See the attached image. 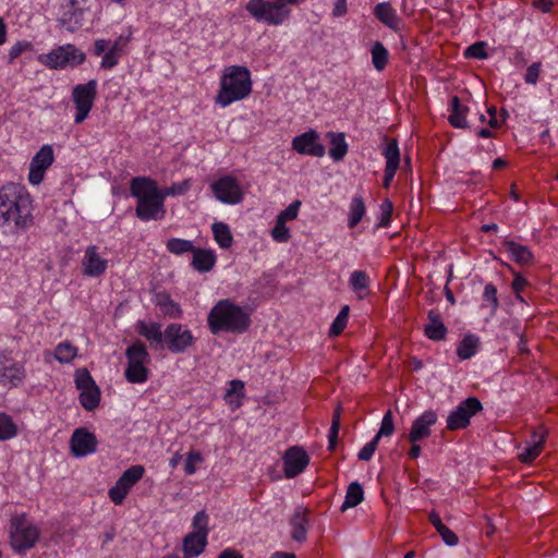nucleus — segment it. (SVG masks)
Masks as SVG:
<instances>
[{
	"label": "nucleus",
	"mask_w": 558,
	"mask_h": 558,
	"mask_svg": "<svg viewBox=\"0 0 558 558\" xmlns=\"http://www.w3.org/2000/svg\"><path fill=\"white\" fill-rule=\"evenodd\" d=\"M437 422L436 412L428 410L425 411L422 415L415 418L412 423L411 430L408 435V439L410 442H417L425 438H428L432 434L430 426L435 425Z\"/></svg>",
	"instance_id": "nucleus-20"
},
{
	"label": "nucleus",
	"mask_w": 558,
	"mask_h": 558,
	"mask_svg": "<svg viewBox=\"0 0 558 558\" xmlns=\"http://www.w3.org/2000/svg\"><path fill=\"white\" fill-rule=\"evenodd\" d=\"M145 469L140 464L132 465L125 470L116 482V485L112 486L108 492L112 502L116 505H121L131 488L143 477Z\"/></svg>",
	"instance_id": "nucleus-10"
},
{
	"label": "nucleus",
	"mask_w": 558,
	"mask_h": 558,
	"mask_svg": "<svg viewBox=\"0 0 558 558\" xmlns=\"http://www.w3.org/2000/svg\"><path fill=\"white\" fill-rule=\"evenodd\" d=\"M97 96V81L90 80L86 84H78L72 90V100L75 105V123H82L93 108Z\"/></svg>",
	"instance_id": "nucleus-7"
},
{
	"label": "nucleus",
	"mask_w": 558,
	"mask_h": 558,
	"mask_svg": "<svg viewBox=\"0 0 558 558\" xmlns=\"http://www.w3.org/2000/svg\"><path fill=\"white\" fill-rule=\"evenodd\" d=\"M208 521H209V518L205 511L197 512L193 518L192 525L194 527V532H192V533L203 535V536H205V538H207V535L209 532Z\"/></svg>",
	"instance_id": "nucleus-45"
},
{
	"label": "nucleus",
	"mask_w": 558,
	"mask_h": 558,
	"mask_svg": "<svg viewBox=\"0 0 558 558\" xmlns=\"http://www.w3.org/2000/svg\"><path fill=\"white\" fill-rule=\"evenodd\" d=\"M483 298L485 301L492 303L494 310L498 307L497 289L494 284H486Z\"/></svg>",
	"instance_id": "nucleus-60"
},
{
	"label": "nucleus",
	"mask_w": 558,
	"mask_h": 558,
	"mask_svg": "<svg viewBox=\"0 0 558 558\" xmlns=\"http://www.w3.org/2000/svg\"><path fill=\"white\" fill-rule=\"evenodd\" d=\"M372 63L377 71H383L387 63L389 52L380 41H375L372 47Z\"/></svg>",
	"instance_id": "nucleus-39"
},
{
	"label": "nucleus",
	"mask_w": 558,
	"mask_h": 558,
	"mask_svg": "<svg viewBox=\"0 0 558 558\" xmlns=\"http://www.w3.org/2000/svg\"><path fill=\"white\" fill-rule=\"evenodd\" d=\"M366 213V207L364 201L361 196H355L350 204V213L348 227L353 229L357 226V223L362 220Z\"/></svg>",
	"instance_id": "nucleus-36"
},
{
	"label": "nucleus",
	"mask_w": 558,
	"mask_h": 558,
	"mask_svg": "<svg viewBox=\"0 0 558 558\" xmlns=\"http://www.w3.org/2000/svg\"><path fill=\"white\" fill-rule=\"evenodd\" d=\"M96 436L86 428H76L70 440L71 451L74 457H85L94 453L97 449Z\"/></svg>",
	"instance_id": "nucleus-16"
},
{
	"label": "nucleus",
	"mask_w": 558,
	"mask_h": 558,
	"mask_svg": "<svg viewBox=\"0 0 558 558\" xmlns=\"http://www.w3.org/2000/svg\"><path fill=\"white\" fill-rule=\"evenodd\" d=\"M340 415H341V408L337 407L333 414H332V421L331 426L328 434V440H329V449L333 450L338 440V434L340 428Z\"/></svg>",
	"instance_id": "nucleus-47"
},
{
	"label": "nucleus",
	"mask_w": 558,
	"mask_h": 558,
	"mask_svg": "<svg viewBox=\"0 0 558 558\" xmlns=\"http://www.w3.org/2000/svg\"><path fill=\"white\" fill-rule=\"evenodd\" d=\"M33 205L27 190L16 183H8L0 189V219L3 223L13 222L24 228L33 222Z\"/></svg>",
	"instance_id": "nucleus-1"
},
{
	"label": "nucleus",
	"mask_w": 558,
	"mask_h": 558,
	"mask_svg": "<svg viewBox=\"0 0 558 558\" xmlns=\"http://www.w3.org/2000/svg\"><path fill=\"white\" fill-rule=\"evenodd\" d=\"M548 436V430L544 425H538L531 432V439L527 441L524 450L518 456V459L525 464L532 463L544 449Z\"/></svg>",
	"instance_id": "nucleus-15"
},
{
	"label": "nucleus",
	"mask_w": 558,
	"mask_h": 558,
	"mask_svg": "<svg viewBox=\"0 0 558 558\" xmlns=\"http://www.w3.org/2000/svg\"><path fill=\"white\" fill-rule=\"evenodd\" d=\"M81 405L87 410H95L100 402V389L98 386H94L89 389H85L80 393Z\"/></svg>",
	"instance_id": "nucleus-37"
},
{
	"label": "nucleus",
	"mask_w": 558,
	"mask_h": 558,
	"mask_svg": "<svg viewBox=\"0 0 558 558\" xmlns=\"http://www.w3.org/2000/svg\"><path fill=\"white\" fill-rule=\"evenodd\" d=\"M189 189H190V181L184 180L179 183H173L171 186H168L166 189H162V190L159 189V196H162V203L165 204V199L167 197L185 194Z\"/></svg>",
	"instance_id": "nucleus-46"
},
{
	"label": "nucleus",
	"mask_w": 558,
	"mask_h": 558,
	"mask_svg": "<svg viewBox=\"0 0 558 558\" xmlns=\"http://www.w3.org/2000/svg\"><path fill=\"white\" fill-rule=\"evenodd\" d=\"M137 331L141 336L146 338L150 344L154 343L158 345H162L163 343V331H161V325L158 323H149L146 324L144 322H138Z\"/></svg>",
	"instance_id": "nucleus-30"
},
{
	"label": "nucleus",
	"mask_w": 558,
	"mask_h": 558,
	"mask_svg": "<svg viewBox=\"0 0 558 558\" xmlns=\"http://www.w3.org/2000/svg\"><path fill=\"white\" fill-rule=\"evenodd\" d=\"M393 430H395L393 415H392V412L389 410L385 413L383 421H381L380 428H379L378 433L376 434L375 438H377L379 440L383 436H386V437L390 436V435H392Z\"/></svg>",
	"instance_id": "nucleus-50"
},
{
	"label": "nucleus",
	"mask_w": 558,
	"mask_h": 558,
	"mask_svg": "<svg viewBox=\"0 0 558 558\" xmlns=\"http://www.w3.org/2000/svg\"><path fill=\"white\" fill-rule=\"evenodd\" d=\"M373 14L385 26L393 32L400 31L401 17L390 2H380L374 7Z\"/></svg>",
	"instance_id": "nucleus-22"
},
{
	"label": "nucleus",
	"mask_w": 558,
	"mask_h": 558,
	"mask_svg": "<svg viewBox=\"0 0 558 558\" xmlns=\"http://www.w3.org/2000/svg\"><path fill=\"white\" fill-rule=\"evenodd\" d=\"M328 135L330 136L329 156L335 161L342 160L348 153V144L344 134L330 132Z\"/></svg>",
	"instance_id": "nucleus-33"
},
{
	"label": "nucleus",
	"mask_w": 558,
	"mask_h": 558,
	"mask_svg": "<svg viewBox=\"0 0 558 558\" xmlns=\"http://www.w3.org/2000/svg\"><path fill=\"white\" fill-rule=\"evenodd\" d=\"M271 236L276 242L284 243L290 239V231L286 226V222L276 219V225L271 230Z\"/></svg>",
	"instance_id": "nucleus-52"
},
{
	"label": "nucleus",
	"mask_w": 558,
	"mask_h": 558,
	"mask_svg": "<svg viewBox=\"0 0 558 558\" xmlns=\"http://www.w3.org/2000/svg\"><path fill=\"white\" fill-rule=\"evenodd\" d=\"M156 305L160 308L165 316L171 318H180L182 316V308L179 303L174 302L167 293H158L156 295Z\"/></svg>",
	"instance_id": "nucleus-31"
},
{
	"label": "nucleus",
	"mask_w": 558,
	"mask_h": 558,
	"mask_svg": "<svg viewBox=\"0 0 558 558\" xmlns=\"http://www.w3.org/2000/svg\"><path fill=\"white\" fill-rule=\"evenodd\" d=\"M291 537L295 542L303 543L306 541L308 525V510L304 507H298L291 519Z\"/></svg>",
	"instance_id": "nucleus-23"
},
{
	"label": "nucleus",
	"mask_w": 558,
	"mask_h": 558,
	"mask_svg": "<svg viewBox=\"0 0 558 558\" xmlns=\"http://www.w3.org/2000/svg\"><path fill=\"white\" fill-rule=\"evenodd\" d=\"M478 338L474 335H466L457 348V354L461 360L471 359L478 348Z\"/></svg>",
	"instance_id": "nucleus-35"
},
{
	"label": "nucleus",
	"mask_w": 558,
	"mask_h": 558,
	"mask_svg": "<svg viewBox=\"0 0 558 558\" xmlns=\"http://www.w3.org/2000/svg\"><path fill=\"white\" fill-rule=\"evenodd\" d=\"M192 255L191 265L198 272L210 271L217 262L216 255L211 250L195 247Z\"/></svg>",
	"instance_id": "nucleus-26"
},
{
	"label": "nucleus",
	"mask_w": 558,
	"mask_h": 558,
	"mask_svg": "<svg viewBox=\"0 0 558 558\" xmlns=\"http://www.w3.org/2000/svg\"><path fill=\"white\" fill-rule=\"evenodd\" d=\"M383 154L386 158V167L399 168L400 150L397 140H389Z\"/></svg>",
	"instance_id": "nucleus-41"
},
{
	"label": "nucleus",
	"mask_w": 558,
	"mask_h": 558,
	"mask_svg": "<svg viewBox=\"0 0 558 558\" xmlns=\"http://www.w3.org/2000/svg\"><path fill=\"white\" fill-rule=\"evenodd\" d=\"M364 499V490L359 482H352L347 488L344 502L341 506V511L344 512L350 508L356 507Z\"/></svg>",
	"instance_id": "nucleus-32"
},
{
	"label": "nucleus",
	"mask_w": 558,
	"mask_h": 558,
	"mask_svg": "<svg viewBox=\"0 0 558 558\" xmlns=\"http://www.w3.org/2000/svg\"><path fill=\"white\" fill-rule=\"evenodd\" d=\"M195 342L191 330L182 324H169L163 331V343L173 354L184 353Z\"/></svg>",
	"instance_id": "nucleus-8"
},
{
	"label": "nucleus",
	"mask_w": 558,
	"mask_h": 558,
	"mask_svg": "<svg viewBox=\"0 0 558 558\" xmlns=\"http://www.w3.org/2000/svg\"><path fill=\"white\" fill-rule=\"evenodd\" d=\"M504 246L513 262L522 266H527L533 263L534 256L527 246L513 241H506Z\"/></svg>",
	"instance_id": "nucleus-27"
},
{
	"label": "nucleus",
	"mask_w": 558,
	"mask_h": 558,
	"mask_svg": "<svg viewBox=\"0 0 558 558\" xmlns=\"http://www.w3.org/2000/svg\"><path fill=\"white\" fill-rule=\"evenodd\" d=\"M292 149L301 155L323 157L326 153L325 146L319 142V135L315 130H310L295 136L292 140Z\"/></svg>",
	"instance_id": "nucleus-13"
},
{
	"label": "nucleus",
	"mask_w": 558,
	"mask_h": 558,
	"mask_svg": "<svg viewBox=\"0 0 558 558\" xmlns=\"http://www.w3.org/2000/svg\"><path fill=\"white\" fill-rule=\"evenodd\" d=\"M84 13L85 10L78 7V1L71 0L59 20V23L69 32H74L83 26Z\"/></svg>",
	"instance_id": "nucleus-24"
},
{
	"label": "nucleus",
	"mask_w": 558,
	"mask_h": 558,
	"mask_svg": "<svg viewBox=\"0 0 558 558\" xmlns=\"http://www.w3.org/2000/svg\"><path fill=\"white\" fill-rule=\"evenodd\" d=\"M166 247L169 253L173 255H183L185 253H192L195 250V246L192 241L171 238L167 241Z\"/></svg>",
	"instance_id": "nucleus-40"
},
{
	"label": "nucleus",
	"mask_w": 558,
	"mask_h": 558,
	"mask_svg": "<svg viewBox=\"0 0 558 558\" xmlns=\"http://www.w3.org/2000/svg\"><path fill=\"white\" fill-rule=\"evenodd\" d=\"M203 457L199 451H190L186 456L184 471L186 474L192 475L196 472L195 463L202 462Z\"/></svg>",
	"instance_id": "nucleus-55"
},
{
	"label": "nucleus",
	"mask_w": 558,
	"mask_h": 558,
	"mask_svg": "<svg viewBox=\"0 0 558 558\" xmlns=\"http://www.w3.org/2000/svg\"><path fill=\"white\" fill-rule=\"evenodd\" d=\"M349 311H350V307L348 305H344L340 310L339 314L337 315V317L335 318V320L331 324V327L329 330V336L337 337L344 330V328L347 327V324H348V319H349Z\"/></svg>",
	"instance_id": "nucleus-43"
},
{
	"label": "nucleus",
	"mask_w": 558,
	"mask_h": 558,
	"mask_svg": "<svg viewBox=\"0 0 558 558\" xmlns=\"http://www.w3.org/2000/svg\"><path fill=\"white\" fill-rule=\"evenodd\" d=\"M10 538L13 550L22 555L35 546L39 530L24 513L16 514L10 521Z\"/></svg>",
	"instance_id": "nucleus-4"
},
{
	"label": "nucleus",
	"mask_w": 558,
	"mask_h": 558,
	"mask_svg": "<svg viewBox=\"0 0 558 558\" xmlns=\"http://www.w3.org/2000/svg\"><path fill=\"white\" fill-rule=\"evenodd\" d=\"M486 46L487 44L485 41H477L465 49L464 56L466 58H473L478 60L486 59L488 57L486 52Z\"/></svg>",
	"instance_id": "nucleus-49"
},
{
	"label": "nucleus",
	"mask_w": 558,
	"mask_h": 558,
	"mask_svg": "<svg viewBox=\"0 0 558 558\" xmlns=\"http://www.w3.org/2000/svg\"><path fill=\"white\" fill-rule=\"evenodd\" d=\"M130 192L137 202H141L146 198L158 196L159 187L157 186L156 181L148 177H135L131 180Z\"/></svg>",
	"instance_id": "nucleus-21"
},
{
	"label": "nucleus",
	"mask_w": 558,
	"mask_h": 558,
	"mask_svg": "<svg viewBox=\"0 0 558 558\" xmlns=\"http://www.w3.org/2000/svg\"><path fill=\"white\" fill-rule=\"evenodd\" d=\"M214 239L221 248H229L232 245L233 236L229 226L225 222H215L211 226Z\"/></svg>",
	"instance_id": "nucleus-34"
},
{
	"label": "nucleus",
	"mask_w": 558,
	"mask_h": 558,
	"mask_svg": "<svg viewBox=\"0 0 558 558\" xmlns=\"http://www.w3.org/2000/svg\"><path fill=\"white\" fill-rule=\"evenodd\" d=\"M19 428L12 417L7 413L0 412V441L14 438Z\"/></svg>",
	"instance_id": "nucleus-38"
},
{
	"label": "nucleus",
	"mask_w": 558,
	"mask_h": 558,
	"mask_svg": "<svg viewBox=\"0 0 558 558\" xmlns=\"http://www.w3.org/2000/svg\"><path fill=\"white\" fill-rule=\"evenodd\" d=\"M300 206H301V202L294 201L284 210L279 213V215L277 216V219L281 220L282 222H286V223L289 220L295 219L298 217Z\"/></svg>",
	"instance_id": "nucleus-53"
},
{
	"label": "nucleus",
	"mask_w": 558,
	"mask_h": 558,
	"mask_svg": "<svg viewBox=\"0 0 558 558\" xmlns=\"http://www.w3.org/2000/svg\"><path fill=\"white\" fill-rule=\"evenodd\" d=\"M83 274L88 277H100L108 268V259L98 253V246L89 245L82 259Z\"/></svg>",
	"instance_id": "nucleus-18"
},
{
	"label": "nucleus",
	"mask_w": 558,
	"mask_h": 558,
	"mask_svg": "<svg viewBox=\"0 0 558 558\" xmlns=\"http://www.w3.org/2000/svg\"><path fill=\"white\" fill-rule=\"evenodd\" d=\"M119 60L110 52H106L102 57L100 66L106 70H110L118 64Z\"/></svg>",
	"instance_id": "nucleus-63"
},
{
	"label": "nucleus",
	"mask_w": 558,
	"mask_h": 558,
	"mask_svg": "<svg viewBox=\"0 0 558 558\" xmlns=\"http://www.w3.org/2000/svg\"><path fill=\"white\" fill-rule=\"evenodd\" d=\"M541 62H534L527 68L524 75V81L526 84L535 85L537 83L541 73Z\"/></svg>",
	"instance_id": "nucleus-57"
},
{
	"label": "nucleus",
	"mask_w": 558,
	"mask_h": 558,
	"mask_svg": "<svg viewBox=\"0 0 558 558\" xmlns=\"http://www.w3.org/2000/svg\"><path fill=\"white\" fill-rule=\"evenodd\" d=\"M207 324L213 335L222 331L231 333H243L251 324L250 314L231 300L218 301L207 316Z\"/></svg>",
	"instance_id": "nucleus-2"
},
{
	"label": "nucleus",
	"mask_w": 558,
	"mask_h": 558,
	"mask_svg": "<svg viewBox=\"0 0 558 558\" xmlns=\"http://www.w3.org/2000/svg\"><path fill=\"white\" fill-rule=\"evenodd\" d=\"M25 369L22 364L0 352V385L16 387L23 383Z\"/></svg>",
	"instance_id": "nucleus-14"
},
{
	"label": "nucleus",
	"mask_w": 558,
	"mask_h": 558,
	"mask_svg": "<svg viewBox=\"0 0 558 558\" xmlns=\"http://www.w3.org/2000/svg\"><path fill=\"white\" fill-rule=\"evenodd\" d=\"M135 215L142 221L160 220L166 215L162 196H155L137 202Z\"/></svg>",
	"instance_id": "nucleus-19"
},
{
	"label": "nucleus",
	"mask_w": 558,
	"mask_h": 558,
	"mask_svg": "<svg viewBox=\"0 0 558 558\" xmlns=\"http://www.w3.org/2000/svg\"><path fill=\"white\" fill-rule=\"evenodd\" d=\"M441 536L444 543L448 546H454L458 544L459 538L454 532H452L448 526L444 525L437 531Z\"/></svg>",
	"instance_id": "nucleus-58"
},
{
	"label": "nucleus",
	"mask_w": 558,
	"mask_h": 558,
	"mask_svg": "<svg viewBox=\"0 0 558 558\" xmlns=\"http://www.w3.org/2000/svg\"><path fill=\"white\" fill-rule=\"evenodd\" d=\"M379 440L377 438H373L369 442L363 446L360 450L357 457L362 461H369L378 446Z\"/></svg>",
	"instance_id": "nucleus-56"
},
{
	"label": "nucleus",
	"mask_w": 558,
	"mask_h": 558,
	"mask_svg": "<svg viewBox=\"0 0 558 558\" xmlns=\"http://www.w3.org/2000/svg\"><path fill=\"white\" fill-rule=\"evenodd\" d=\"M54 160L53 149L50 145H44L32 158L29 165L28 181L38 185L44 180L45 172Z\"/></svg>",
	"instance_id": "nucleus-12"
},
{
	"label": "nucleus",
	"mask_w": 558,
	"mask_h": 558,
	"mask_svg": "<svg viewBox=\"0 0 558 558\" xmlns=\"http://www.w3.org/2000/svg\"><path fill=\"white\" fill-rule=\"evenodd\" d=\"M218 558H243V556L236 549L226 548L218 555Z\"/></svg>",
	"instance_id": "nucleus-64"
},
{
	"label": "nucleus",
	"mask_w": 558,
	"mask_h": 558,
	"mask_svg": "<svg viewBox=\"0 0 558 558\" xmlns=\"http://www.w3.org/2000/svg\"><path fill=\"white\" fill-rule=\"evenodd\" d=\"M211 190L221 203L239 204L243 199V192L239 181L232 175H225L211 184Z\"/></svg>",
	"instance_id": "nucleus-11"
},
{
	"label": "nucleus",
	"mask_w": 558,
	"mask_h": 558,
	"mask_svg": "<svg viewBox=\"0 0 558 558\" xmlns=\"http://www.w3.org/2000/svg\"><path fill=\"white\" fill-rule=\"evenodd\" d=\"M40 59L51 69H63L68 65L75 66L82 64L86 59V54L74 45L66 44L41 56Z\"/></svg>",
	"instance_id": "nucleus-6"
},
{
	"label": "nucleus",
	"mask_w": 558,
	"mask_h": 558,
	"mask_svg": "<svg viewBox=\"0 0 558 558\" xmlns=\"http://www.w3.org/2000/svg\"><path fill=\"white\" fill-rule=\"evenodd\" d=\"M207 546V538L203 535L189 533L183 539L184 558H194L199 556Z\"/></svg>",
	"instance_id": "nucleus-28"
},
{
	"label": "nucleus",
	"mask_w": 558,
	"mask_h": 558,
	"mask_svg": "<svg viewBox=\"0 0 558 558\" xmlns=\"http://www.w3.org/2000/svg\"><path fill=\"white\" fill-rule=\"evenodd\" d=\"M283 470L287 478L301 474L310 463V457L301 447L288 449L283 456Z\"/></svg>",
	"instance_id": "nucleus-17"
},
{
	"label": "nucleus",
	"mask_w": 558,
	"mask_h": 558,
	"mask_svg": "<svg viewBox=\"0 0 558 558\" xmlns=\"http://www.w3.org/2000/svg\"><path fill=\"white\" fill-rule=\"evenodd\" d=\"M447 331L440 313L436 310L428 311L427 324L424 326L425 336L430 340L440 341L445 340Z\"/></svg>",
	"instance_id": "nucleus-25"
},
{
	"label": "nucleus",
	"mask_w": 558,
	"mask_h": 558,
	"mask_svg": "<svg viewBox=\"0 0 558 558\" xmlns=\"http://www.w3.org/2000/svg\"><path fill=\"white\" fill-rule=\"evenodd\" d=\"M349 283L352 290L359 293L360 291L368 289L369 278L364 270H354L351 274Z\"/></svg>",
	"instance_id": "nucleus-44"
},
{
	"label": "nucleus",
	"mask_w": 558,
	"mask_h": 558,
	"mask_svg": "<svg viewBox=\"0 0 558 558\" xmlns=\"http://www.w3.org/2000/svg\"><path fill=\"white\" fill-rule=\"evenodd\" d=\"M348 13L347 0H336L332 9L333 17H342Z\"/></svg>",
	"instance_id": "nucleus-62"
},
{
	"label": "nucleus",
	"mask_w": 558,
	"mask_h": 558,
	"mask_svg": "<svg viewBox=\"0 0 558 558\" xmlns=\"http://www.w3.org/2000/svg\"><path fill=\"white\" fill-rule=\"evenodd\" d=\"M77 354V349L70 342H61L57 345L54 356L61 363H70Z\"/></svg>",
	"instance_id": "nucleus-42"
},
{
	"label": "nucleus",
	"mask_w": 558,
	"mask_h": 558,
	"mask_svg": "<svg viewBox=\"0 0 558 558\" xmlns=\"http://www.w3.org/2000/svg\"><path fill=\"white\" fill-rule=\"evenodd\" d=\"M450 111L451 112H450L448 120H449V123L453 128H458V129L468 128L466 113H468L469 109H468V107L461 105L458 96H453L451 98Z\"/></svg>",
	"instance_id": "nucleus-29"
},
{
	"label": "nucleus",
	"mask_w": 558,
	"mask_h": 558,
	"mask_svg": "<svg viewBox=\"0 0 558 558\" xmlns=\"http://www.w3.org/2000/svg\"><path fill=\"white\" fill-rule=\"evenodd\" d=\"M110 46V40L107 39H96L93 48V53L95 56L105 54Z\"/></svg>",
	"instance_id": "nucleus-61"
},
{
	"label": "nucleus",
	"mask_w": 558,
	"mask_h": 558,
	"mask_svg": "<svg viewBox=\"0 0 558 558\" xmlns=\"http://www.w3.org/2000/svg\"><path fill=\"white\" fill-rule=\"evenodd\" d=\"M128 366L125 368V378L132 384H142L148 379L147 364L150 362L149 353L145 344L137 340L128 347L125 351Z\"/></svg>",
	"instance_id": "nucleus-5"
},
{
	"label": "nucleus",
	"mask_w": 558,
	"mask_h": 558,
	"mask_svg": "<svg viewBox=\"0 0 558 558\" xmlns=\"http://www.w3.org/2000/svg\"><path fill=\"white\" fill-rule=\"evenodd\" d=\"M219 85L215 101L221 107H227L246 98L252 93L251 72L243 65L227 66L220 77Z\"/></svg>",
	"instance_id": "nucleus-3"
},
{
	"label": "nucleus",
	"mask_w": 558,
	"mask_h": 558,
	"mask_svg": "<svg viewBox=\"0 0 558 558\" xmlns=\"http://www.w3.org/2000/svg\"><path fill=\"white\" fill-rule=\"evenodd\" d=\"M75 385L81 391L97 386L90 373L86 368H78L75 372Z\"/></svg>",
	"instance_id": "nucleus-48"
},
{
	"label": "nucleus",
	"mask_w": 558,
	"mask_h": 558,
	"mask_svg": "<svg viewBox=\"0 0 558 558\" xmlns=\"http://www.w3.org/2000/svg\"><path fill=\"white\" fill-rule=\"evenodd\" d=\"M29 47L31 44L26 41H17L16 44H14L9 50V63H13V61L16 58H19Z\"/></svg>",
	"instance_id": "nucleus-59"
},
{
	"label": "nucleus",
	"mask_w": 558,
	"mask_h": 558,
	"mask_svg": "<svg viewBox=\"0 0 558 558\" xmlns=\"http://www.w3.org/2000/svg\"><path fill=\"white\" fill-rule=\"evenodd\" d=\"M392 203L389 199H385L380 205V219L378 227L385 228L390 223L392 216Z\"/></svg>",
	"instance_id": "nucleus-54"
},
{
	"label": "nucleus",
	"mask_w": 558,
	"mask_h": 558,
	"mask_svg": "<svg viewBox=\"0 0 558 558\" xmlns=\"http://www.w3.org/2000/svg\"><path fill=\"white\" fill-rule=\"evenodd\" d=\"M483 409L481 401L475 397H469L462 401L447 417L449 430L464 429L470 425V420Z\"/></svg>",
	"instance_id": "nucleus-9"
},
{
	"label": "nucleus",
	"mask_w": 558,
	"mask_h": 558,
	"mask_svg": "<svg viewBox=\"0 0 558 558\" xmlns=\"http://www.w3.org/2000/svg\"><path fill=\"white\" fill-rule=\"evenodd\" d=\"M244 396V383L239 379H233L229 384V388L227 389L225 399L232 403L233 398L240 399Z\"/></svg>",
	"instance_id": "nucleus-51"
}]
</instances>
